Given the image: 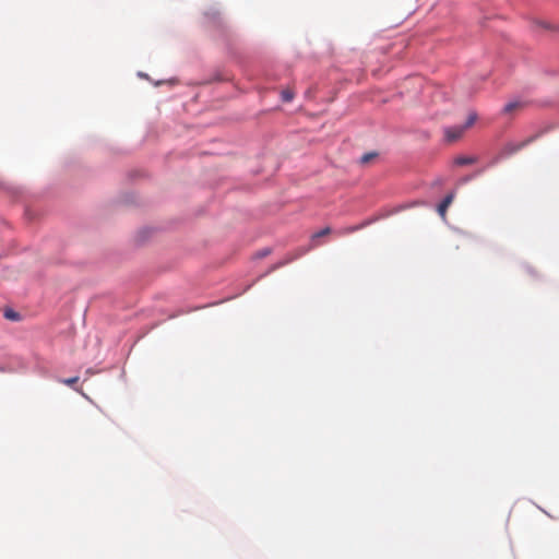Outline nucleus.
<instances>
[{
    "label": "nucleus",
    "instance_id": "nucleus-1",
    "mask_svg": "<svg viewBox=\"0 0 559 559\" xmlns=\"http://www.w3.org/2000/svg\"><path fill=\"white\" fill-rule=\"evenodd\" d=\"M533 140H534V136H531L521 142H510V143L506 144L500 152V157H509V156L518 153L519 151L524 148L526 145H528L531 142H533Z\"/></svg>",
    "mask_w": 559,
    "mask_h": 559
},
{
    "label": "nucleus",
    "instance_id": "nucleus-2",
    "mask_svg": "<svg viewBox=\"0 0 559 559\" xmlns=\"http://www.w3.org/2000/svg\"><path fill=\"white\" fill-rule=\"evenodd\" d=\"M464 131L465 129L462 126H456L447 128L444 130V134L448 141L453 142L459 140L463 135Z\"/></svg>",
    "mask_w": 559,
    "mask_h": 559
},
{
    "label": "nucleus",
    "instance_id": "nucleus-3",
    "mask_svg": "<svg viewBox=\"0 0 559 559\" xmlns=\"http://www.w3.org/2000/svg\"><path fill=\"white\" fill-rule=\"evenodd\" d=\"M524 106H525V103L522 100H519V99L512 100V102H509L508 104H506V106L503 107V112L504 114H513L514 111L522 109Z\"/></svg>",
    "mask_w": 559,
    "mask_h": 559
},
{
    "label": "nucleus",
    "instance_id": "nucleus-4",
    "mask_svg": "<svg viewBox=\"0 0 559 559\" xmlns=\"http://www.w3.org/2000/svg\"><path fill=\"white\" fill-rule=\"evenodd\" d=\"M330 234H331V228L330 227H325V228L321 229L320 231L314 233L311 236L310 249H313V248L319 246V243L317 242L318 238L326 236V235H330Z\"/></svg>",
    "mask_w": 559,
    "mask_h": 559
},
{
    "label": "nucleus",
    "instance_id": "nucleus-5",
    "mask_svg": "<svg viewBox=\"0 0 559 559\" xmlns=\"http://www.w3.org/2000/svg\"><path fill=\"white\" fill-rule=\"evenodd\" d=\"M453 201V194H448L443 200L442 202L438 205V212L439 214L444 217L445 216V213H447V210L448 207L450 206V204L452 203Z\"/></svg>",
    "mask_w": 559,
    "mask_h": 559
},
{
    "label": "nucleus",
    "instance_id": "nucleus-6",
    "mask_svg": "<svg viewBox=\"0 0 559 559\" xmlns=\"http://www.w3.org/2000/svg\"><path fill=\"white\" fill-rule=\"evenodd\" d=\"M477 162L476 156H459L454 159V164L457 166L472 165Z\"/></svg>",
    "mask_w": 559,
    "mask_h": 559
},
{
    "label": "nucleus",
    "instance_id": "nucleus-7",
    "mask_svg": "<svg viewBox=\"0 0 559 559\" xmlns=\"http://www.w3.org/2000/svg\"><path fill=\"white\" fill-rule=\"evenodd\" d=\"M377 156H378V154H377L376 152L366 153V154H364V155L360 157V164H361V165H367V164H368V163H370L372 159H374Z\"/></svg>",
    "mask_w": 559,
    "mask_h": 559
},
{
    "label": "nucleus",
    "instance_id": "nucleus-8",
    "mask_svg": "<svg viewBox=\"0 0 559 559\" xmlns=\"http://www.w3.org/2000/svg\"><path fill=\"white\" fill-rule=\"evenodd\" d=\"M281 95H282V100L285 103H288V102L293 100V98H294V92L289 88L283 90Z\"/></svg>",
    "mask_w": 559,
    "mask_h": 559
},
{
    "label": "nucleus",
    "instance_id": "nucleus-9",
    "mask_svg": "<svg viewBox=\"0 0 559 559\" xmlns=\"http://www.w3.org/2000/svg\"><path fill=\"white\" fill-rule=\"evenodd\" d=\"M476 119H477L476 114H469L466 123L462 127L466 130L476 121Z\"/></svg>",
    "mask_w": 559,
    "mask_h": 559
},
{
    "label": "nucleus",
    "instance_id": "nucleus-10",
    "mask_svg": "<svg viewBox=\"0 0 559 559\" xmlns=\"http://www.w3.org/2000/svg\"><path fill=\"white\" fill-rule=\"evenodd\" d=\"M78 381H79V377H73V378H69V379H63L62 383H64L69 386H73Z\"/></svg>",
    "mask_w": 559,
    "mask_h": 559
},
{
    "label": "nucleus",
    "instance_id": "nucleus-11",
    "mask_svg": "<svg viewBox=\"0 0 559 559\" xmlns=\"http://www.w3.org/2000/svg\"><path fill=\"white\" fill-rule=\"evenodd\" d=\"M4 317L7 319L16 320L19 316L13 310H5Z\"/></svg>",
    "mask_w": 559,
    "mask_h": 559
},
{
    "label": "nucleus",
    "instance_id": "nucleus-12",
    "mask_svg": "<svg viewBox=\"0 0 559 559\" xmlns=\"http://www.w3.org/2000/svg\"><path fill=\"white\" fill-rule=\"evenodd\" d=\"M308 250H310V247L307 249V251H308ZM305 252H306V250H305V251L299 252V255L305 254Z\"/></svg>",
    "mask_w": 559,
    "mask_h": 559
},
{
    "label": "nucleus",
    "instance_id": "nucleus-13",
    "mask_svg": "<svg viewBox=\"0 0 559 559\" xmlns=\"http://www.w3.org/2000/svg\"><path fill=\"white\" fill-rule=\"evenodd\" d=\"M308 250H310V247L307 249V251H308ZM305 252H306V250H305V251L299 252V255L305 254Z\"/></svg>",
    "mask_w": 559,
    "mask_h": 559
}]
</instances>
